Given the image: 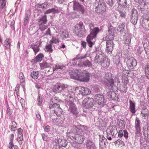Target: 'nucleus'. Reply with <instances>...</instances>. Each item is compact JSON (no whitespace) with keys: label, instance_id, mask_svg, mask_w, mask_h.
Listing matches in <instances>:
<instances>
[{"label":"nucleus","instance_id":"4468645a","mask_svg":"<svg viewBox=\"0 0 149 149\" xmlns=\"http://www.w3.org/2000/svg\"><path fill=\"white\" fill-rule=\"evenodd\" d=\"M132 17L131 19V22L133 24H136L137 22L138 14L136 10L134 9L132 10Z\"/></svg>","mask_w":149,"mask_h":149},{"label":"nucleus","instance_id":"79ce46f5","mask_svg":"<svg viewBox=\"0 0 149 149\" xmlns=\"http://www.w3.org/2000/svg\"><path fill=\"white\" fill-rule=\"evenodd\" d=\"M60 42V40L57 37H53L51 40V42L52 43L56 44Z\"/></svg>","mask_w":149,"mask_h":149},{"label":"nucleus","instance_id":"b1692460","mask_svg":"<svg viewBox=\"0 0 149 149\" xmlns=\"http://www.w3.org/2000/svg\"><path fill=\"white\" fill-rule=\"evenodd\" d=\"M118 6H121L123 8H125L127 7L126 0H116Z\"/></svg>","mask_w":149,"mask_h":149},{"label":"nucleus","instance_id":"423d86ee","mask_svg":"<svg viewBox=\"0 0 149 149\" xmlns=\"http://www.w3.org/2000/svg\"><path fill=\"white\" fill-rule=\"evenodd\" d=\"M73 79L80 81L87 82L89 80V74L88 73H83L79 74L75 73L74 74Z\"/></svg>","mask_w":149,"mask_h":149},{"label":"nucleus","instance_id":"c85d7f7f","mask_svg":"<svg viewBox=\"0 0 149 149\" xmlns=\"http://www.w3.org/2000/svg\"><path fill=\"white\" fill-rule=\"evenodd\" d=\"M60 107L59 104L56 103H54L53 104H50L49 105V108L50 109H54V113L57 111V109Z\"/></svg>","mask_w":149,"mask_h":149},{"label":"nucleus","instance_id":"a211bd4d","mask_svg":"<svg viewBox=\"0 0 149 149\" xmlns=\"http://www.w3.org/2000/svg\"><path fill=\"white\" fill-rule=\"evenodd\" d=\"M84 146L87 149H93L95 147L93 143L88 139L86 140Z\"/></svg>","mask_w":149,"mask_h":149},{"label":"nucleus","instance_id":"13d9d810","mask_svg":"<svg viewBox=\"0 0 149 149\" xmlns=\"http://www.w3.org/2000/svg\"><path fill=\"white\" fill-rule=\"evenodd\" d=\"M13 110L8 107H7V109L6 111L7 114L9 115H10L12 113Z\"/></svg>","mask_w":149,"mask_h":149},{"label":"nucleus","instance_id":"e433bc0d","mask_svg":"<svg viewBox=\"0 0 149 149\" xmlns=\"http://www.w3.org/2000/svg\"><path fill=\"white\" fill-rule=\"evenodd\" d=\"M82 29V28H78L75 31L76 35L79 37H81L84 34Z\"/></svg>","mask_w":149,"mask_h":149},{"label":"nucleus","instance_id":"864d4df0","mask_svg":"<svg viewBox=\"0 0 149 149\" xmlns=\"http://www.w3.org/2000/svg\"><path fill=\"white\" fill-rule=\"evenodd\" d=\"M38 104L40 106L41 105L42 102V97H41L40 95H38Z\"/></svg>","mask_w":149,"mask_h":149},{"label":"nucleus","instance_id":"0e129e2a","mask_svg":"<svg viewBox=\"0 0 149 149\" xmlns=\"http://www.w3.org/2000/svg\"><path fill=\"white\" fill-rule=\"evenodd\" d=\"M14 146L13 142H10L8 144V148L9 149H13Z\"/></svg>","mask_w":149,"mask_h":149},{"label":"nucleus","instance_id":"680f3d73","mask_svg":"<svg viewBox=\"0 0 149 149\" xmlns=\"http://www.w3.org/2000/svg\"><path fill=\"white\" fill-rule=\"evenodd\" d=\"M44 130L45 132H48L50 130V127L49 126H44L43 127Z\"/></svg>","mask_w":149,"mask_h":149},{"label":"nucleus","instance_id":"49530a36","mask_svg":"<svg viewBox=\"0 0 149 149\" xmlns=\"http://www.w3.org/2000/svg\"><path fill=\"white\" fill-rule=\"evenodd\" d=\"M45 51L47 52L50 53L52 52V46L51 44H49L46 46V48Z\"/></svg>","mask_w":149,"mask_h":149},{"label":"nucleus","instance_id":"f3484780","mask_svg":"<svg viewBox=\"0 0 149 149\" xmlns=\"http://www.w3.org/2000/svg\"><path fill=\"white\" fill-rule=\"evenodd\" d=\"M113 131V127L110 126H109L107 129V137L108 139L109 140H111V136H113L114 134Z\"/></svg>","mask_w":149,"mask_h":149},{"label":"nucleus","instance_id":"412c9836","mask_svg":"<svg viewBox=\"0 0 149 149\" xmlns=\"http://www.w3.org/2000/svg\"><path fill=\"white\" fill-rule=\"evenodd\" d=\"M132 35L129 33H126L124 36V42L126 44H129L131 42Z\"/></svg>","mask_w":149,"mask_h":149},{"label":"nucleus","instance_id":"393cba45","mask_svg":"<svg viewBox=\"0 0 149 149\" xmlns=\"http://www.w3.org/2000/svg\"><path fill=\"white\" fill-rule=\"evenodd\" d=\"M39 45H38L37 44H36V43L32 44L30 46V48L33 49L35 54H36L39 51Z\"/></svg>","mask_w":149,"mask_h":149},{"label":"nucleus","instance_id":"338daca9","mask_svg":"<svg viewBox=\"0 0 149 149\" xmlns=\"http://www.w3.org/2000/svg\"><path fill=\"white\" fill-rule=\"evenodd\" d=\"M20 102L22 107H23L24 106V103L25 101L24 100L23 98H21L20 100Z\"/></svg>","mask_w":149,"mask_h":149},{"label":"nucleus","instance_id":"1a4fd4ad","mask_svg":"<svg viewBox=\"0 0 149 149\" xmlns=\"http://www.w3.org/2000/svg\"><path fill=\"white\" fill-rule=\"evenodd\" d=\"M95 6H97L95 8V11L96 12H100L102 10H106V7L105 5V3L103 0H99V1H96L95 3Z\"/></svg>","mask_w":149,"mask_h":149},{"label":"nucleus","instance_id":"9d476101","mask_svg":"<svg viewBox=\"0 0 149 149\" xmlns=\"http://www.w3.org/2000/svg\"><path fill=\"white\" fill-rule=\"evenodd\" d=\"M114 31L113 26H110L108 28L107 32L106 33V36L104 35L103 38L104 40L107 39L112 40L114 38Z\"/></svg>","mask_w":149,"mask_h":149},{"label":"nucleus","instance_id":"4d7b16f0","mask_svg":"<svg viewBox=\"0 0 149 149\" xmlns=\"http://www.w3.org/2000/svg\"><path fill=\"white\" fill-rule=\"evenodd\" d=\"M140 106H141V108L142 109L141 110H144V109H146L147 106H146L145 103L143 102H141L140 104Z\"/></svg>","mask_w":149,"mask_h":149},{"label":"nucleus","instance_id":"2f4dec72","mask_svg":"<svg viewBox=\"0 0 149 149\" xmlns=\"http://www.w3.org/2000/svg\"><path fill=\"white\" fill-rule=\"evenodd\" d=\"M59 12V11L53 8L47 10L45 13V14H48L51 13H58Z\"/></svg>","mask_w":149,"mask_h":149},{"label":"nucleus","instance_id":"473e14b6","mask_svg":"<svg viewBox=\"0 0 149 149\" xmlns=\"http://www.w3.org/2000/svg\"><path fill=\"white\" fill-rule=\"evenodd\" d=\"M135 129H141V121L139 118L136 117L135 123Z\"/></svg>","mask_w":149,"mask_h":149},{"label":"nucleus","instance_id":"603ef678","mask_svg":"<svg viewBox=\"0 0 149 149\" xmlns=\"http://www.w3.org/2000/svg\"><path fill=\"white\" fill-rule=\"evenodd\" d=\"M19 78L20 80V82L21 83H23L24 81V77L22 72H20L19 74Z\"/></svg>","mask_w":149,"mask_h":149},{"label":"nucleus","instance_id":"7ed1b4c3","mask_svg":"<svg viewBox=\"0 0 149 149\" xmlns=\"http://www.w3.org/2000/svg\"><path fill=\"white\" fill-rule=\"evenodd\" d=\"M68 87V86L66 84L57 83L54 86L53 90L54 92L56 93H60L62 91H63V95L65 97H66V99H68L69 98H70L69 97V96L70 95V94L66 96L63 95V93H65V92L68 93V91H71V87H70L69 90H68L66 89Z\"/></svg>","mask_w":149,"mask_h":149},{"label":"nucleus","instance_id":"a19ab883","mask_svg":"<svg viewBox=\"0 0 149 149\" xmlns=\"http://www.w3.org/2000/svg\"><path fill=\"white\" fill-rule=\"evenodd\" d=\"M125 25L124 24L122 23L120 24L117 28L118 31L120 32H123L124 31Z\"/></svg>","mask_w":149,"mask_h":149},{"label":"nucleus","instance_id":"4be33fe9","mask_svg":"<svg viewBox=\"0 0 149 149\" xmlns=\"http://www.w3.org/2000/svg\"><path fill=\"white\" fill-rule=\"evenodd\" d=\"M65 68V66L62 64L56 63L53 66V72L54 71H58L59 70H62Z\"/></svg>","mask_w":149,"mask_h":149},{"label":"nucleus","instance_id":"72a5a7b5","mask_svg":"<svg viewBox=\"0 0 149 149\" xmlns=\"http://www.w3.org/2000/svg\"><path fill=\"white\" fill-rule=\"evenodd\" d=\"M17 124L16 122L14 121H12L10 126L9 128L11 131H15L17 128Z\"/></svg>","mask_w":149,"mask_h":149},{"label":"nucleus","instance_id":"7c9ffc66","mask_svg":"<svg viewBox=\"0 0 149 149\" xmlns=\"http://www.w3.org/2000/svg\"><path fill=\"white\" fill-rule=\"evenodd\" d=\"M107 144V140L104 139V141L100 142V149H105L106 146Z\"/></svg>","mask_w":149,"mask_h":149},{"label":"nucleus","instance_id":"5fc2aeb1","mask_svg":"<svg viewBox=\"0 0 149 149\" xmlns=\"http://www.w3.org/2000/svg\"><path fill=\"white\" fill-rule=\"evenodd\" d=\"M47 4L48 3L47 2H45L42 4H39L38 7L40 8H45Z\"/></svg>","mask_w":149,"mask_h":149},{"label":"nucleus","instance_id":"c756f323","mask_svg":"<svg viewBox=\"0 0 149 149\" xmlns=\"http://www.w3.org/2000/svg\"><path fill=\"white\" fill-rule=\"evenodd\" d=\"M31 76L34 79H37L39 76V72L37 71H34L31 74Z\"/></svg>","mask_w":149,"mask_h":149},{"label":"nucleus","instance_id":"f03ea898","mask_svg":"<svg viewBox=\"0 0 149 149\" xmlns=\"http://www.w3.org/2000/svg\"><path fill=\"white\" fill-rule=\"evenodd\" d=\"M71 91H68V93L65 92L63 95L66 96L70 94L69 97L72 99L75 93L77 94H81L82 95L84 96L89 95L91 93L90 90L87 87H77L75 88L71 87Z\"/></svg>","mask_w":149,"mask_h":149},{"label":"nucleus","instance_id":"20e7f679","mask_svg":"<svg viewBox=\"0 0 149 149\" xmlns=\"http://www.w3.org/2000/svg\"><path fill=\"white\" fill-rule=\"evenodd\" d=\"M92 56L94 57V63L100 64L102 65L106 60V56L101 51L96 50L93 52Z\"/></svg>","mask_w":149,"mask_h":149},{"label":"nucleus","instance_id":"dca6fc26","mask_svg":"<svg viewBox=\"0 0 149 149\" xmlns=\"http://www.w3.org/2000/svg\"><path fill=\"white\" fill-rule=\"evenodd\" d=\"M127 64L130 69H132L136 65L137 62L134 58H131L127 61Z\"/></svg>","mask_w":149,"mask_h":149},{"label":"nucleus","instance_id":"aec40b11","mask_svg":"<svg viewBox=\"0 0 149 149\" xmlns=\"http://www.w3.org/2000/svg\"><path fill=\"white\" fill-rule=\"evenodd\" d=\"M106 10L100 11V12H96L98 13L99 17L101 18V20L103 21L107 19V14L106 12Z\"/></svg>","mask_w":149,"mask_h":149},{"label":"nucleus","instance_id":"cd10ccee","mask_svg":"<svg viewBox=\"0 0 149 149\" xmlns=\"http://www.w3.org/2000/svg\"><path fill=\"white\" fill-rule=\"evenodd\" d=\"M118 10L119 12L120 16L122 17H125L126 15V12L124 11L125 8H123L121 7V6H118Z\"/></svg>","mask_w":149,"mask_h":149},{"label":"nucleus","instance_id":"0eeeda50","mask_svg":"<svg viewBox=\"0 0 149 149\" xmlns=\"http://www.w3.org/2000/svg\"><path fill=\"white\" fill-rule=\"evenodd\" d=\"M94 105V102L93 99H85L82 102V106L87 109H90L92 108L95 109Z\"/></svg>","mask_w":149,"mask_h":149},{"label":"nucleus","instance_id":"ea45409f","mask_svg":"<svg viewBox=\"0 0 149 149\" xmlns=\"http://www.w3.org/2000/svg\"><path fill=\"white\" fill-rule=\"evenodd\" d=\"M55 120V122L54 123L57 125H60L63 123V120L62 118H56Z\"/></svg>","mask_w":149,"mask_h":149},{"label":"nucleus","instance_id":"f257e3e1","mask_svg":"<svg viewBox=\"0 0 149 149\" xmlns=\"http://www.w3.org/2000/svg\"><path fill=\"white\" fill-rule=\"evenodd\" d=\"M87 129V127L84 125H74L72 127L70 132L75 135L74 136L75 139L79 143L82 144L85 139L84 135Z\"/></svg>","mask_w":149,"mask_h":149},{"label":"nucleus","instance_id":"6e6552de","mask_svg":"<svg viewBox=\"0 0 149 149\" xmlns=\"http://www.w3.org/2000/svg\"><path fill=\"white\" fill-rule=\"evenodd\" d=\"M66 99H67V101L66 102V105L67 107L68 108L69 110L73 114L76 115L77 114L78 112L75 104L72 101L69 100L68 101V99L66 98Z\"/></svg>","mask_w":149,"mask_h":149},{"label":"nucleus","instance_id":"c03bdc74","mask_svg":"<svg viewBox=\"0 0 149 149\" xmlns=\"http://www.w3.org/2000/svg\"><path fill=\"white\" fill-rule=\"evenodd\" d=\"M6 2V0H0V9H3L4 7Z\"/></svg>","mask_w":149,"mask_h":149},{"label":"nucleus","instance_id":"f8f14e48","mask_svg":"<svg viewBox=\"0 0 149 149\" xmlns=\"http://www.w3.org/2000/svg\"><path fill=\"white\" fill-rule=\"evenodd\" d=\"M73 5V9L74 10L80 11L82 14L84 12V9L83 6L80 5L79 3L75 1L70 2L68 6Z\"/></svg>","mask_w":149,"mask_h":149},{"label":"nucleus","instance_id":"f704fd0d","mask_svg":"<svg viewBox=\"0 0 149 149\" xmlns=\"http://www.w3.org/2000/svg\"><path fill=\"white\" fill-rule=\"evenodd\" d=\"M82 66L83 67H91L92 66L91 63L87 60L82 63Z\"/></svg>","mask_w":149,"mask_h":149},{"label":"nucleus","instance_id":"9b49d317","mask_svg":"<svg viewBox=\"0 0 149 149\" xmlns=\"http://www.w3.org/2000/svg\"><path fill=\"white\" fill-rule=\"evenodd\" d=\"M94 98L96 102L100 107H102L104 106L106 101L103 95L97 94L95 96Z\"/></svg>","mask_w":149,"mask_h":149},{"label":"nucleus","instance_id":"09e8293b","mask_svg":"<svg viewBox=\"0 0 149 149\" xmlns=\"http://www.w3.org/2000/svg\"><path fill=\"white\" fill-rule=\"evenodd\" d=\"M143 135L145 137H147L149 138V130L148 129H145L143 131Z\"/></svg>","mask_w":149,"mask_h":149},{"label":"nucleus","instance_id":"774afa93","mask_svg":"<svg viewBox=\"0 0 149 149\" xmlns=\"http://www.w3.org/2000/svg\"><path fill=\"white\" fill-rule=\"evenodd\" d=\"M41 135L44 141H46L47 139V136L44 134H42Z\"/></svg>","mask_w":149,"mask_h":149},{"label":"nucleus","instance_id":"c9c22d12","mask_svg":"<svg viewBox=\"0 0 149 149\" xmlns=\"http://www.w3.org/2000/svg\"><path fill=\"white\" fill-rule=\"evenodd\" d=\"M149 115V111L148 109L141 110V115L143 117H146Z\"/></svg>","mask_w":149,"mask_h":149},{"label":"nucleus","instance_id":"8fccbe9b","mask_svg":"<svg viewBox=\"0 0 149 149\" xmlns=\"http://www.w3.org/2000/svg\"><path fill=\"white\" fill-rule=\"evenodd\" d=\"M141 129H135V137H139L141 136Z\"/></svg>","mask_w":149,"mask_h":149},{"label":"nucleus","instance_id":"2eb2a0df","mask_svg":"<svg viewBox=\"0 0 149 149\" xmlns=\"http://www.w3.org/2000/svg\"><path fill=\"white\" fill-rule=\"evenodd\" d=\"M107 75V74H106L105 77L107 80V81H106L105 86L109 89L113 90V87L114 85L113 80L111 77L107 78H106Z\"/></svg>","mask_w":149,"mask_h":149},{"label":"nucleus","instance_id":"39448f33","mask_svg":"<svg viewBox=\"0 0 149 149\" xmlns=\"http://www.w3.org/2000/svg\"><path fill=\"white\" fill-rule=\"evenodd\" d=\"M90 33L87 38V41L89 44V46L91 47L95 42V39L97 34L99 31L98 28L96 27L93 29L91 28Z\"/></svg>","mask_w":149,"mask_h":149},{"label":"nucleus","instance_id":"5701e85b","mask_svg":"<svg viewBox=\"0 0 149 149\" xmlns=\"http://www.w3.org/2000/svg\"><path fill=\"white\" fill-rule=\"evenodd\" d=\"M129 110L132 113H134L136 112L135 104L134 102L131 100L129 101Z\"/></svg>","mask_w":149,"mask_h":149},{"label":"nucleus","instance_id":"58836bf2","mask_svg":"<svg viewBox=\"0 0 149 149\" xmlns=\"http://www.w3.org/2000/svg\"><path fill=\"white\" fill-rule=\"evenodd\" d=\"M44 57L42 54H40L38 55L36 57V60L37 62H40L42 60Z\"/></svg>","mask_w":149,"mask_h":149},{"label":"nucleus","instance_id":"6e6d98bb","mask_svg":"<svg viewBox=\"0 0 149 149\" xmlns=\"http://www.w3.org/2000/svg\"><path fill=\"white\" fill-rule=\"evenodd\" d=\"M120 91H121L122 92H126V90L127 89V87L126 86H120Z\"/></svg>","mask_w":149,"mask_h":149},{"label":"nucleus","instance_id":"37998d69","mask_svg":"<svg viewBox=\"0 0 149 149\" xmlns=\"http://www.w3.org/2000/svg\"><path fill=\"white\" fill-rule=\"evenodd\" d=\"M145 73L147 78L149 79V64H147L146 66Z\"/></svg>","mask_w":149,"mask_h":149},{"label":"nucleus","instance_id":"052dcab7","mask_svg":"<svg viewBox=\"0 0 149 149\" xmlns=\"http://www.w3.org/2000/svg\"><path fill=\"white\" fill-rule=\"evenodd\" d=\"M107 3L110 6H111L113 5V0H106Z\"/></svg>","mask_w":149,"mask_h":149},{"label":"nucleus","instance_id":"69168bd1","mask_svg":"<svg viewBox=\"0 0 149 149\" xmlns=\"http://www.w3.org/2000/svg\"><path fill=\"white\" fill-rule=\"evenodd\" d=\"M104 139H107L104 137V136L103 135H99V140L100 142L104 141Z\"/></svg>","mask_w":149,"mask_h":149},{"label":"nucleus","instance_id":"a878e982","mask_svg":"<svg viewBox=\"0 0 149 149\" xmlns=\"http://www.w3.org/2000/svg\"><path fill=\"white\" fill-rule=\"evenodd\" d=\"M38 24H46L47 22V16L45 15L42 16L38 19Z\"/></svg>","mask_w":149,"mask_h":149},{"label":"nucleus","instance_id":"6ab92c4d","mask_svg":"<svg viewBox=\"0 0 149 149\" xmlns=\"http://www.w3.org/2000/svg\"><path fill=\"white\" fill-rule=\"evenodd\" d=\"M86 55H79L76 58H73L70 61V63H72L73 65H74L77 64V60L78 59H81L86 58Z\"/></svg>","mask_w":149,"mask_h":149},{"label":"nucleus","instance_id":"bf43d9fd","mask_svg":"<svg viewBox=\"0 0 149 149\" xmlns=\"http://www.w3.org/2000/svg\"><path fill=\"white\" fill-rule=\"evenodd\" d=\"M23 139V134H18L17 140L18 141H22Z\"/></svg>","mask_w":149,"mask_h":149},{"label":"nucleus","instance_id":"de8ad7c7","mask_svg":"<svg viewBox=\"0 0 149 149\" xmlns=\"http://www.w3.org/2000/svg\"><path fill=\"white\" fill-rule=\"evenodd\" d=\"M80 144L81 143H78L74 142L72 143V145L75 148L79 149L81 146Z\"/></svg>","mask_w":149,"mask_h":149},{"label":"nucleus","instance_id":"bb28decb","mask_svg":"<svg viewBox=\"0 0 149 149\" xmlns=\"http://www.w3.org/2000/svg\"><path fill=\"white\" fill-rule=\"evenodd\" d=\"M11 40L10 39L7 38L4 42L3 45L6 49H9L10 47Z\"/></svg>","mask_w":149,"mask_h":149},{"label":"nucleus","instance_id":"e2e57ef3","mask_svg":"<svg viewBox=\"0 0 149 149\" xmlns=\"http://www.w3.org/2000/svg\"><path fill=\"white\" fill-rule=\"evenodd\" d=\"M10 22V26L12 30H14L15 29L14 24L15 22L13 20Z\"/></svg>","mask_w":149,"mask_h":149},{"label":"nucleus","instance_id":"ddd939ff","mask_svg":"<svg viewBox=\"0 0 149 149\" xmlns=\"http://www.w3.org/2000/svg\"><path fill=\"white\" fill-rule=\"evenodd\" d=\"M114 44L112 40H108L106 42V52L111 54L113 49Z\"/></svg>","mask_w":149,"mask_h":149},{"label":"nucleus","instance_id":"a18cd8bd","mask_svg":"<svg viewBox=\"0 0 149 149\" xmlns=\"http://www.w3.org/2000/svg\"><path fill=\"white\" fill-rule=\"evenodd\" d=\"M63 113V111L62 109L60 107L57 109V111L54 113L55 115L56 114L57 116H61Z\"/></svg>","mask_w":149,"mask_h":149},{"label":"nucleus","instance_id":"3c124183","mask_svg":"<svg viewBox=\"0 0 149 149\" xmlns=\"http://www.w3.org/2000/svg\"><path fill=\"white\" fill-rule=\"evenodd\" d=\"M45 24H38L39 26L40 29L42 31H44L45 29L47 28V26L44 25Z\"/></svg>","mask_w":149,"mask_h":149},{"label":"nucleus","instance_id":"4c0bfd02","mask_svg":"<svg viewBox=\"0 0 149 149\" xmlns=\"http://www.w3.org/2000/svg\"><path fill=\"white\" fill-rule=\"evenodd\" d=\"M39 65L40 68L42 69H43L45 68H47L49 67V65L46 62L40 63H39Z\"/></svg>","mask_w":149,"mask_h":149}]
</instances>
